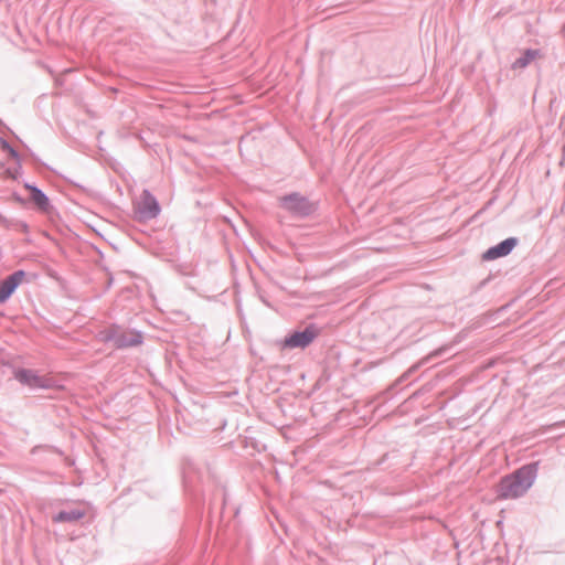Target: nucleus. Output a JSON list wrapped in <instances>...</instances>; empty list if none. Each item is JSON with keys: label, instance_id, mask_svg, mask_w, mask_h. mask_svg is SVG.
<instances>
[{"label": "nucleus", "instance_id": "obj_12", "mask_svg": "<svg viewBox=\"0 0 565 565\" xmlns=\"http://www.w3.org/2000/svg\"><path fill=\"white\" fill-rule=\"evenodd\" d=\"M83 516V513L78 511H71V512H60L55 518V522H71V521H77Z\"/></svg>", "mask_w": 565, "mask_h": 565}, {"label": "nucleus", "instance_id": "obj_11", "mask_svg": "<svg viewBox=\"0 0 565 565\" xmlns=\"http://www.w3.org/2000/svg\"><path fill=\"white\" fill-rule=\"evenodd\" d=\"M540 56H541L540 51H537V50H526L524 52L523 56H521L520 58L515 60V62L513 63L512 67L514 70L523 68L529 63H531L532 61H534L535 58H537Z\"/></svg>", "mask_w": 565, "mask_h": 565}, {"label": "nucleus", "instance_id": "obj_4", "mask_svg": "<svg viewBox=\"0 0 565 565\" xmlns=\"http://www.w3.org/2000/svg\"><path fill=\"white\" fill-rule=\"evenodd\" d=\"M281 204L286 210L300 215H307L313 211V205L297 194L282 198Z\"/></svg>", "mask_w": 565, "mask_h": 565}, {"label": "nucleus", "instance_id": "obj_13", "mask_svg": "<svg viewBox=\"0 0 565 565\" xmlns=\"http://www.w3.org/2000/svg\"><path fill=\"white\" fill-rule=\"evenodd\" d=\"M1 148L11 158L15 159L18 157L17 152L14 151V149H12L6 141H1Z\"/></svg>", "mask_w": 565, "mask_h": 565}, {"label": "nucleus", "instance_id": "obj_1", "mask_svg": "<svg viewBox=\"0 0 565 565\" xmlns=\"http://www.w3.org/2000/svg\"><path fill=\"white\" fill-rule=\"evenodd\" d=\"M536 473L537 465L530 463L503 477L497 484V498L508 500L522 497L533 486Z\"/></svg>", "mask_w": 565, "mask_h": 565}, {"label": "nucleus", "instance_id": "obj_8", "mask_svg": "<svg viewBox=\"0 0 565 565\" xmlns=\"http://www.w3.org/2000/svg\"><path fill=\"white\" fill-rule=\"evenodd\" d=\"M142 342L141 333L132 330H121L118 339V348L135 347Z\"/></svg>", "mask_w": 565, "mask_h": 565}, {"label": "nucleus", "instance_id": "obj_3", "mask_svg": "<svg viewBox=\"0 0 565 565\" xmlns=\"http://www.w3.org/2000/svg\"><path fill=\"white\" fill-rule=\"evenodd\" d=\"M15 379L21 383L35 388H52L55 386L52 377L39 375L30 370L17 371Z\"/></svg>", "mask_w": 565, "mask_h": 565}, {"label": "nucleus", "instance_id": "obj_6", "mask_svg": "<svg viewBox=\"0 0 565 565\" xmlns=\"http://www.w3.org/2000/svg\"><path fill=\"white\" fill-rule=\"evenodd\" d=\"M24 271L19 270L9 276L0 286V302H4L23 281Z\"/></svg>", "mask_w": 565, "mask_h": 565}, {"label": "nucleus", "instance_id": "obj_2", "mask_svg": "<svg viewBox=\"0 0 565 565\" xmlns=\"http://www.w3.org/2000/svg\"><path fill=\"white\" fill-rule=\"evenodd\" d=\"M318 330L313 326H310L303 331L294 332L286 338L282 347L288 349L306 348L318 337Z\"/></svg>", "mask_w": 565, "mask_h": 565}, {"label": "nucleus", "instance_id": "obj_10", "mask_svg": "<svg viewBox=\"0 0 565 565\" xmlns=\"http://www.w3.org/2000/svg\"><path fill=\"white\" fill-rule=\"evenodd\" d=\"M121 329L119 327H109L99 332L98 338L102 342H111L118 348V339L120 337Z\"/></svg>", "mask_w": 565, "mask_h": 565}, {"label": "nucleus", "instance_id": "obj_9", "mask_svg": "<svg viewBox=\"0 0 565 565\" xmlns=\"http://www.w3.org/2000/svg\"><path fill=\"white\" fill-rule=\"evenodd\" d=\"M25 188L30 191L31 200L41 211H47L50 202L47 196L38 188L26 184Z\"/></svg>", "mask_w": 565, "mask_h": 565}, {"label": "nucleus", "instance_id": "obj_5", "mask_svg": "<svg viewBox=\"0 0 565 565\" xmlns=\"http://www.w3.org/2000/svg\"><path fill=\"white\" fill-rule=\"evenodd\" d=\"M518 241L514 237H510L501 242L500 244L489 248L483 253L482 259L486 262L494 260L497 258L509 255L512 249L516 246Z\"/></svg>", "mask_w": 565, "mask_h": 565}, {"label": "nucleus", "instance_id": "obj_7", "mask_svg": "<svg viewBox=\"0 0 565 565\" xmlns=\"http://www.w3.org/2000/svg\"><path fill=\"white\" fill-rule=\"evenodd\" d=\"M160 212L158 202L149 193H145L140 203L138 204V213L141 217L153 218Z\"/></svg>", "mask_w": 565, "mask_h": 565}]
</instances>
